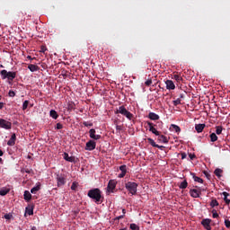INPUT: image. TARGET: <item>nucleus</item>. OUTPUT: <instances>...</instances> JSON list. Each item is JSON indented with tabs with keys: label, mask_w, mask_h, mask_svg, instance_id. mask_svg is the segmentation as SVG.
I'll use <instances>...</instances> for the list:
<instances>
[{
	"label": "nucleus",
	"mask_w": 230,
	"mask_h": 230,
	"mask_svg": "<svg viewBox=\"0 0 230 230\" xmlns=\"http://www.w3.org/2000/svg\"><path fill=\"white\" fill-rule=\"evenodd\" d=\"M46 51H48V49L46 48V46L42 45V46L40 47V53H46Z\"/></svg>",
	"instance_id": "41"
},
{
	"label": "nucleus",
	"mask_w": 230,
	"mask_h": 230,
	"mask_svg": "<svg viewBox=\"0 0 230 230\" xmlns=\"http://www.w3.org/2000/svg\"><path fill=\"white\" fill-rule=\"evenodd\" d=\"M0 75H1L2 80H6L7 78L11 82L13 81L14 78L17 76L16 72H8L6 70H1Z\"/></svg>",
	"instance_id": "3"
},
{
	"label": "nucleus",
	"mask_w": 230,
	"mask_h": 230,
	"mask_svg": "<svg viewBox=\"0 0 230 230\" xmlns=\"http://www.w3.org/2000/svg\"><path fill=\"white\" fill-rule=\"evenodd\" d=\"M211 208H217V206H219L218 201L217 199H212L210 202Z\"/></svg>",
	"instance_id": "32"
},
{
	"label": "nucleus",
	"mask_w": 230,
	"mask_h": 230,
	"mask_svg": "<svg viewBox=\"0 0 230 230\" xmlns=\"http://www.w3.org/2000/svg\"><path fill=\"white\" fill-rule=\"evenodd\" d=\"M172 130H174V132H177L179 134V132H181V127L175 125V124H172Z\"/></svg>",
	"instance_id": "29"
},
{
	"label": "nucleus",
	"mask_w": 230,
	"mask_h": 230,
	"mask_svg": "<svg viewBox=\"0 0 230 230\" xmlns=\"http://www.w3.org/2000/svg\"><path fill=\"white\" fill-rule=\"evenodd\" d=\"M191 175H193V179H194L195 182H199L200 184L204 183V180H202L199 176H196L195 173H191Z\"/></svg>",
	"instance_id": "24"
},
{
	"label": "nucleus",
	"mask_w": 230,
	"mask_h": 230,
	"mask_svg": "<svg viewBox=\"0 0 230 230\" xmlns=\"http://www.w3.org/2000/svg\"><path fill=\"white\" fill-rule=\"evenodd\" d=\"M25 172H26V173H31V170L26 169V170H25Z\"/></svg>",
	"instance_id": "60"
},
{
	"label": "nucleus",
	"mask_w": 230,
	"mask_h": 230,
	"mask_svg": "<svg viewBox=\"0 0 230 230\" xmlns=\"http://www.w3.org/2000/svg\"><path fill=\"white\" fill-rule=\"evenodd\" d=\"M224 172V171L220 168H217L215 171H214V173L216 175V177H217L218 179H220V177H222V173Z\"/></svg>",
	"instance_id": "21"
},
{
	"label": "nucleus",
	"mask_w": 230,
	"mask_h": 230,
	"mask_svg": "<svg viewBox=\"0 0 230 230\" xmlns=\"http://www.w3.org/2000/svg\"><path fill=\"white\" fill-rule=\"evenodd\" d=\"M203 173H204L205 177H207V179H211V174H209V172L204 171Z\"/></svg>",
	"instance_id": "48"
},
{
	"label": "nucleus",
	"mask_w": 230,
	"mask_h": 230,
	"mask_svg": "<svg viewBox=\"0 0 230 230\" xmlns=\"http://www.w3.org/2000/svg\"><path fill=\"white\" fill-rule=\"evenodd\" d=\"M186 188H188V181L184 180L183 181H181L179 185V189L180 190H186Z\"/></svg>",
	"instance_id": "22"
},
{
	"label": "nucleus",
	"mask_w": 230,
	"mask_h": 230,
	"mask_svg": "<svg viewBox=\"0 0 230 230\" xmlns=\"http://www.w3.org/2000/svg\"><path fill=\"white\" fill-rule=\"evenodd\" d=\"M114 190H116V181L111 180L107 186V191L109 193H114Z\"/></svg>",
	"instance_id": "8"
},
{
	"label": "nucleus",
	"mask_w": 230,
	"mask_h": 230,
	"mask_svg": "<svg viewBox=\"0 0 230 230\" xmlns=\"http://www.w3.org/2000/svg\"><path fill=\"white\" fill-rule=\"evenodd\" d=\"M218 213L217 212V210L213 209L212 210V217L213 218H218Z\"/></svg>",
	"instance_id": "40"
},
{
	"label": "nucleus",
	"mask_w": 230,
	"mask_h": 230,
	"mask_svg": "<svg viewBox=\"0 0 230 230\" xmlns=\"http://www.w3.org/2000/svg\"><path fill=\"white\" fill-rule=\"evenodd\" d=\"M28 105H30V101H24L22 103V111H26V109H28Z\"/></svg>",
	"instance_id": "35"
},
{
	"label": "nucleus",
	"mask_w": 230,
	"mask_h": 230,
	"mask_svg": "<svg viewBox=\"0 0 230 230\" xmlns=\"http://www.w3.org/2000/svg\"><path fill=\"white\" fill-rule=\"evenodd\" d=\"M23 199L24 200H26L27 202H30V200H31V193H30L29 190H25L24 194H23Z\"/></svg>",
	"instance_id": "19"
},
{
	"label": "nucleus",
	"mask_w": 230,
	"mask_h": 230,
	"mask_svg": "<svg viewBox=\"0 0 230 230\" xmlns=\"http://www.w3.org/2000/svg\"><path fill=\"white\" fill-rule=\"evenodd\" d=\"M8 95L10 96V98H13L15 97V92H13V90H10Z\"/></svg>",
	"instance_id": "44"
},
{
	"label": "nucleus",
	"mask_w": 230,
	"mask_h": 230,
	"mask_svg": "<svg viewBox=\"0 0 230 230\" xmlns=\"http://www.w3.org/2000/svg\"><path fill=\"white\" fill-rule=\"evenodd\" d=\"M172 78H173V80H176V82H178V84L182 82V77L179 75H173Z\"/></svg>",
	"instance_id": "30"
},
{
	"label": "nucleus",
	"mask_w": 230,
	"mask_h": 230,
	"mask_svg": "<svg viewBox=\"0 0 230 230\" xmlns=\"http://www.w3.org/2000/svg\"><path fill=\"white\" fill-rule=\"evenodd\" d=\"M27 58H28L29 60H33L35 58H31V56H28Z\"/></svg>",
	"instance_id": "59"
},
{
	"label": "nucleus",
	"mask_w": 230,
	"mask_h": 230,
	"mask_svg": "<svg viewBox=\"0 0 230 230\" xmlns=\"http://www.w3.org/2000/svg\"><path fill=\"white\" fill-rule=\"evenodd\" d=\"M125 175H127V172H121V173L119 175V177L120 179H123V177H125Z\"/></svg>",
	"instance_id": "54"
},
{
	"label": "nucleus",
	"mask_w": 230,
	"mask_h": 230,
	"mask_svg": "<svg viewBox=\"0 0 230 230\" xmlns=\"http://www.w3.org/2000/svg\"><path fill=\"white\" fill-rule=\"evenodd\" d=\"M204 128H206V124H196L195 125V129L199 134H200V132H202V130H204Z\"/></svg>",
	"instance_id": "15"
},
{
	"label": "nucleus",
	"mask_w": 230,
	"mask_h": 230,
	"mask_svg": "<svg viewBox=\"0 0 230 230\" xmlns=\"http://www.w3.org/2000/svg\"><path fill=\"white\" fill-rule=\"evenodd\" d=\"M218 224H220V221H217V223H214V226H218Z\"/></svg>",
	"instance_id": "61"
},
{
	"label": "nucleus",
	"mask_w": 230,
	"mask_h": 230,
	"mask_svg": "<svg viewBox=\"0 0 230 230\" xmlns=\"http://www.w3.org/2000/svg\"><path fill=\"white\" fill-rule=\"evenodd\" d=\"M116 130H118L119 132H121V130H123V126L117 125Z\"/></svg>",
	"instance_id": "49"
},
{
	"label": "nucleus",
	"mask_w": 230,
	"mask_h": 230,
	"mask_svg": "<svg viewBox=\"0 0 230 230\" xmlns=\"http://www.w3.org/2000/svg\"><path fill=\"white\" fill-rule=\"evenodd\" d=\"M31 230H37V227L32 226V227H31Z\"/></svg>",
	"instance_id": "62"
},
{
	"label": "nucleus",
	"mask_w": 230,
	"mask_h": 230,
	"mask_svg": "<svg viewBox=\"0 0 230 230\" xmlns=\"http://www.w3.org/2000/svg\"><path fill=\"white\" fill-rule=\"evenodd\" d=\"M129 228H130L131 230H139V226H137V225L132 223V224H130Z\"/></svg>",
	"instance_id": "33"
},
{
	"label": "nucleus",
	"mask_w": 230,
	"mask_h": 230,
	"mask_svg": "<svg viewBox=\"0 0 230 230\" xmlns=\"http://www.w3.org/2000/svg\"><path fill=\"white\" fill-rule=\"evenodd\" d=\"M9 192H10V190H8V189H2V190H0V195L2 197H4V195H8Z\"/></svg>",
	"instance_id": "28"
},
{
	"label": "nucleus",
	"mask_w": 230,
	"mask_h": 230,
	"mask_svg": "<svg viewBox=\"0 0 230 230\" xmlns=\"http://www.w3.org/2000/svg\"><path fill=\"white\" fill-rule=\"evenodd\" d=\"M119 170L121 172L127 173V165H120Z\"/></svg>",
	"instance_id": "38"
},
{
	"label": "nucleus",
	"mask_w": 230,
	"mask_h": 230,
	"mask_svg": "<svg viewBox=\"0 0 230 230\" xmlns=\"http://www.w3.org/2000/svg\"><path fill=\"white\" fill-rule=\"evenodd\" d=\"M4 218H5V220H10L12 218V215L11 214H5Z\"/></svg>",
	"instance_id": "50"
},
{
	"label": "nucleus",
	"mask_w": 230,
	"mask_h": 230,
	"mask_svg": "<svg viewBox=\"0 0 230 230\" xmlns=\"http://www.w3.org/2000/svg\"><path fill=\"white\" fill-rule=\"evenodd\" d=\"M189 157L191 161H193V159H195V157H197V155H195L194 154H190Z\"/></svg>",
	"instance_id": "51"
},
{
	"label": "nucleus",
	"mask_w": 230,
	"mask_h": 230,
	"mask_svg": "<svg viewBox=\"0 0 230 230\" xmlns=\"http://www.w3.org/2000/svg\"><path fill=\"white\" fill-rule=\"evenodd\" d=\"M148 118L153 121H157V119H159V115H157V113H155V112H149Z\"/></svg>",
	"instance_id": "16"
},
{
	"label": "nucleus",
	"mask_w": 230,
	"mask_h": 230,
	"mask_svg": "<svg viewBox=\"0 0 230 230\" xmlns=\"http://www.w3.org/2000/svg\"><path fill=\"white\" fill-rule=\"evenodd\" d=\"M63 159H65V161H67V163H76V157L69 156V154L67 153L63 154Z\"/></svg>",
	"instance_id": "12"
},
{
	"label": "nucleus",
	"mask_w": 230,
	"mask_h": 230,
	"mask_svg": "<svg viewBox=\"0 0 230 230\" xmlns=\"http://www.w3.org/2000/svg\"><path fill=\"white\" fill-rule=\"evenodd\" d=\"M137 186H138L137 183L134 181H128L125 184L126 190H128V191H129L131 195H136V193H137Z\"/></svg>",
	"instance_id": "4"
},
{
	"label": "nucleus",
	"mask_w": 230,
	"mask_h": 230,
	"mask_svg": "<svg viewBox=\"0 0 230 230\" xmlns=\"http://www.w3.org/2000/svg\"><path fill=\"white\" fill-rule=\"evenodd\" d=\"M87 196L89 199H92L95 204H102L104 199L103 195H102V191L98 188L88 190Z\"/></svg>",
	"instance_id": "1"
},
{
	"label": "nucleus",
	"mask_w": 230,
	"mask_h": 230,
	"mask_svg": "<svg viewBox=\"0 0 230 230\" xmlns=\"http://www.w3.org/2000/svg\"><path fill=\"white\" fill-rule=\"evenodd\" d=\"M148 143L151 145V146H154V148H159V145L155 144V141L152 138H147Z\"/></svg>",
	"instance_id": "25"
},
{
	"label": "nucleus",
	"mask_w": 230,
	"mask_h": 230,
	"mask_svg": "<svg viewBox=\"0 0 230 230\" xmlns=\"http://www.w3.org/2000/svg\"><path fill=\"white\" fill-rule=\"evenodd\" d=\"M145 84L147 87H150V85H152V79H148Z\"/></svg>",
	"instance_id": "47"
},
{
	"label": "nucleus",
	"mask_w": 230,
	"mask_h": 230,
	"mask_svg": "<svg viewBox=\"0 0 230 230\" xmlns=\"http://www.w3.org/2000/svg\"><path fill=\"white\" fill-rule=\"evenodd\" d=\"M201 193H202V190H200V188L190 190V197H192V199H199Z\"/></svg>",
	"instance_id": "6"
},
{
	"label": "nucleus",
	"mask_w": 230,
	"mask_h": 230,
	"mask_svg": "<svg viewBox=\"0 0 230 230\" xmlns=\"http://www.w3.org/2000/svg\"><path fill=\"white\" fill-rule=\"evenodd\" d=\"M115 114H121L129 119V121L132 120V118H134V114L130 113V111H128L123 105L116 109Z\"/></svg>",
	"instance_id": "2"
},
{
	"label": "nucleus",
	"mask_w": 230,
	"mask_h": 230,
	"mask_svg": "<svg viewBox=\"0 0 230 230\" xmlns=\"http://www.w3.org/2000/svg\"><path fill=\"white\" fill-rule=\"evenodd\" d=\"M0 127L1 128H5V130H10L12 128V122L0 119Z\"/></svg>",
	"instance_id": "7"
},
{
	"label": "nucleus",
	"mask_w": 230,
	"mask_h": 230,
	"mask_svg": "<svg viewBox=\"0 0 230 230\" xmlns=\"http://www.w3.org/2000/svg\"><path fill=\"white\" fill-rule=\"evenodd\" d=\"M225 226H226V227L227 229L230 228V221H229V219H225Z\"/></svg>",
	"instance_id": "43"
},
{
	"label": "nucleus",
	"mask_w": 230,
	"mask_h": 230,
	"mask_svg": "<svg viewBox=\"0 0 230 230\" xmlns=\"http://www.w3.org/2000/svg\"><path fill=\"white\" fill-rule=\"evenodd\" d=\"M211 143H215V141H218V137L217 136V133H212L209 135Z\"/></svg>",
	"instance_id": "23"
},
{
	"label": "nucleus",
	"mask_w": 230,
	"mask_h": 230,
	"mask_svg": "<svg viewBox=\"0 0 230 230\" xmlns=\"http://www.w3.org/2000/svg\"><path fill=\"white\" fill-rule=\"evenodd\" d=\"M201 226L205 227L207 230H211V219L205 218L201 221Z\"/></svg>",
	"instance_id": "11"
},
{
	"label": "nucleus",
	"mask_w": 230,
	"mask_h": 230,
	"mask_svg": "<svg viewBox=\"0 0 230 230\" xmlns=\"http://www.w3.org/2000/svg\"><path fill=\"white\" fill-rule=\"evenodd\" d=\"M3 107H4V102H0V111L3 109Z\"/></svg>",
	"instance_id": "56"
},
{
	"label": "nucleus",
	"mask_w": 230,
	"mask_h": 230,
	"mask_svg": "<svg viewBox=\"0 0 230 230\" xmlns=\"http://www.w3.org/2000/svg\"><path fill=\"white\" fill-rule=\"evenodd\" d=\"M28 69H30V71L31 73H35V71H39V69H40V67H39V66H37V65L31 64L28 66Z\"/></svg>",
	"instance_id": "17"
},
{
	"label": "nucleus",
	"mask_w": 230,
	"mask_h": 230,
	"mask_svg": "<svg viewBox=\"0 0 230 230\" xmlns=\"http://www.w3.org/2000/svg\"><path fill=\"white\" fill-rule=\"evenodd\" d=\"M90 137L91 139H94L95 141H98V139H102V135H96V129L91 128L89 130Z\"/></svg>",
	"instance_id": "9"
},
{
	"label": "nucleus",
	"mask_w": 230,
	"mask_h": 230,
	"mask_svg": "<svg viewBox=\"0 0 230 230\" xmlns=\"http://www.w3.org/2000/svg\"><path fill=\"white\" fill-rule=\"evenodd\" d=\"M158 141H160V143H168V137H166L164 135H161V133H159V136H158Z\"/></svg>",
	"instance_id": "18"
},
{
	"label": "nucleus",
	"mask_w": 230,
	"mask_h": 230,
	"mask_svg": "<svg viewBox=\"0 0 230 230\" xmlns=\"http://www.w3.org/2000/svg\"><path fill=\"white\" fill-rule=\"evenodd\" d=\"M157 124L160 128H163V121L157 122Z\"/></svg>",
	"instance_id": "55"
},
{
	"label": "nucleus",
	"mask_w": 230,
	"mask_h": 230,
	"mask_svg": "<svg viewBox=\"0 0 230 230\" xmlns=\"http://www.w3.org/2000/svg\"><path fill=\"white\" fill-rule=\"evenodd\" d=\"M78 188V184L76 182H73L71 185V190L73 191H75V190Z\"/></svg>",
	"instance_id": "39"
},
{
	"label": "nucleus",
	"mask_w": 230,
	"mask_h": 230,
	"mask_svg": "<svg viewBox=\"0 0 230 230\" xmlns=\"http://www.w3.org/2000/svg\"><path fill=\"white\" fill-rule=\"evenodd\" d=\"M121 218H125V215L119 216V217H115L114 220H121Z\"/></svg>",
	"instance_id": "52"
},
{
	"label": "nucleus",
	"mask_w": 230,
	"mask_h": 230,
	"mask_svg": "<svg viewBox=\"0 0 230 230\" xmlns=\"http://www.w3.org/2000/svg\"><path fill=\"white\" fill-rule=\"evenodd\" d=\"M149 132H152V134H155V136H159L160 132L157 131V128H155V127L151 128V129H149Z\"/></svg>",
	"instance_id": "31"
},
{
	"label": "nucleus",
	"mask_w": 230,
	"mask_h": 230,
	"mask_svg": "<svg viewBox=\"0 0 230 230\" xmlns=\"http://www.w3.org/2000/svg\"><path fill=\"white\" fill-rule=\"evenodd\" d=\"M4 155V153L3 152V150L0 149V157H3Z\"/></svg>",
	"instance_id": "58"
},
{
	"label": "nucleus",
	"mask_w": 230,
	"mask_h": 230,
	"mask_svg": "<svg viewBox=\"0 0 230 230\" xmlns=\"http://www.w3.org/2000/svg\"><path fill=\"white\" fill-rule=\"evenodd\" d=\"M181 159H186V157H188V155H186V153H181Z\"/></svg>",
	"instance_id": "53"
},
{
	"label": "nucleus",
	"mask_w": 230,
	"mask_h": 230,
	"mask_svg": "<svg viewBox=\"0 0 230 230\" xmlns=\"http://www.w3.org/2000/svg\"><path fill=\"white\" fill-rule=\"evenodd\" d=\"M26 213H28L29 216L31 217V215H33V207L26 208Z\"/></svg>",
	"instance_id": "36"
},
{
	"label": "nucleus",
	"mask_w": 230,
	"mask_h": 230,
	"mask_svg": "<svg viewBox=\"0 0 230 230\" xmlns=\"http://www.w3.org/2000/svg\"><path fill=\"white\" fill-rule=\"evenodd\" d=\"M96 148V142L94 140H89L86 143L85 150L93 151Z\"/></svg>",
	"instance_id": "10"
},
{
	"label": "nucleus",
	"mask_w": 230,
	"mask_h": 230,
	"mask_svg": "<svg viewBox=\"0 0 230 230\" xmlns=\"http://www.w3.org/2000/svg\"><path fill=\"white\" fill-rule=\"evenodd\" d=\"M56 128L57 130H62V128H64V126L61 123H57Z\"/></svg>",
	"instance_id": "42"
},
{
	"label": "nucleus",
	"mask_w": 230,
	"mask_h": 230,
	"mask_svg": "<svg viewBox=\"0 0 230 230\" xmlns=\"http://www.w3.org/2000/svg\"><path fill=\"white\" fill-rule=\"evenodd\" d=\"M157 148H164V146H159V147H157Z\"/></svg>",
	"instance_id": "63"
},
{
	"label": "nucleus",
	"mask_w": 230,
	"mask_h": 230,
	"mask_svg": "<svg viewBox=\"0 0 230 230\" xmlns=\"http://www.w3.org/2000/svg\"><path fill=\"white\" fill-rule=\"evenodd\" d=\"M83 125H84V127H93V123H89V122H87V121H84V122H83Z\"/></svg>",
	"instance_id": "45"
},
{
	"label": "nucleus",
	"mask_w": 230,
	"mask_h": 230,
	"mask_svg": "<svg viewBox=\"0 0 230 230\" xmlns=\"http://www.w3.org/2000/svg\"><path fill=\"white\" fill-rule=\"evenodd\" d=\"M173 105H175V106L181 105V99H177V100L173 101Z\"/></svg>",
	"instance_id": "46"
},
{
	"label": "nucleus",
	"mask_w": 230,
	"mask_h": 230,
	"mask_svg": "<svg viewBox=\"0 0 230 230\" xmlns=\"http://www.w3.org/2000/svg\"><path fill=\"white\" fill-rule=\"evenodd\" d=\"M216 134L217 136H220V134H222V127L221 126H217L216 127Z\"/></svg>",
	"instance_id": "34"
},
{
	"label": "nucleus",
	"mask_w": 230,
	"mask_h": 230,
	"mask_svg": "<svg viewBox=\"0 0 230 230\" xmlns=\"http://www.w3.org/2000/svg\"><path fill=\"white\" fill-rule=\"evenodd\" d=\"M16 139H17V137H16L15 133H13L11 136V138L7 142L8 146H13L15 145Z\"/></svg>",
	"instance_id": "14"
},
{
	"label": "nucleus",
	"mask_w": 230,
	"mask_h": 230,
	"mask_svg": "<svg viewBox=\"0 0 230 230\" xmlns=\"http://www.w3.org/2000/svg\"><path fill=\"white\" fill-rule=\"evenodd\" d=\"M119 230H127V227H125V228H121V229H119Z\"/></svg>",
	"instance_id": "64"
},
{
	"label": "nucleus",
	"mask_w": 230,
	"mask_h": 230,
	"mask_svg": "<svg viewBox=\"0 0 230 230\" xmlns=\"http://www.w3.org/2000/svg\"><path fill=\"white\" fill-rule=\"evenodd\" d=\"M166 89L169 91H173L175 89V84L172 80L165 81Z\"/></svg>",
	"instance_id": "13"
},
{
	"label": "nucleus",
	"mask_w": 230,
	"mask_h": 230,
	"mask_svg": "<svg viewBox=\"0 0 230 230\" xmlns=\"http://www.w3.org/2000/svg\"><path fill=\"white\" fill-rule=\"evenodd\" d=\"M147 126L149 127V130H152V128H154V127H157V124H154L150 121H146Z\"/></svg>",
	"instance_id": "37"
},
{
	"label": "nucleus",
	"mask_w": 230,
	"mask_h": 230,
	"mask_svg": "<svg viewBox=\"0 0 230 230\" xmlns=\"http://www.w3.org/2000/svg\"><path fill=\"white\" fill-rule=\"evenodd\" d=\"M56 180H57L58 188H62V186L66 185V181L64 175L57 174Z\"/></svg>",
	"instance_id": "5"
},
{
	"label": "nucleus",
	"mask_w": 230,
	"mask_h": 230,
	"mask_svg": "<svg viewBox=\"0 0 230 230\" xmlns=\"http://www.w3.org/2000/svg\"><path fill=\"white\" fill-rule=\"evenodd\" d=\"M40 186H41L40 182H37V183H36V186L33 187V188L31 190V193H32V194L37 193V191H39V190H40Z\"/></svg>",
	"instance_id": "20"
},
{
	"label": "nucleus",
	"mask_w": 230,
	"mask_h": 230,
	"mask_svg": "<svg viewBox=\"0 0 230 230\" xmlns=\"http://www.w3.org/2000/svg\"><path fill=\"white\" fill-rule=\"evenodd\" d=\"M223 197H224V200H225V202H226V204H230V199H227V197H229V193H227V192H223Z\"/></svg>",
	"instance_id": "27"
},
{
	"label": "nucleus",
	"mask_w": 230,
	"mask_h": 230,
	"mask_svg": "<svg viewBox=\"0 0 230 230\" xmlns=\"http://www.w3.org/2000/svg\"><path fill=\"white\" fill-rule=\"evenodd\" d=\"M50 118H53V119H57L58 118V113H57V111L51 110L50 111Z\"/></svg>",
	"instance_id": "26"
},
{
	"label": "nucleus",
	"mask_w": 230,
	"mask_h": 230,
	"mask_svg": "<svg viewBox=\"0 0 230 230\" xmlns=\"http://www.w3.org/2000/svg\"><path fill=\"white\" fill-rule=\"evenodd\" d=\"M126 213H127V210L125 208H123L122 209V215H124V217H125Z\"/></svg>",
	"instance_id": "57"
}]
</instances>
